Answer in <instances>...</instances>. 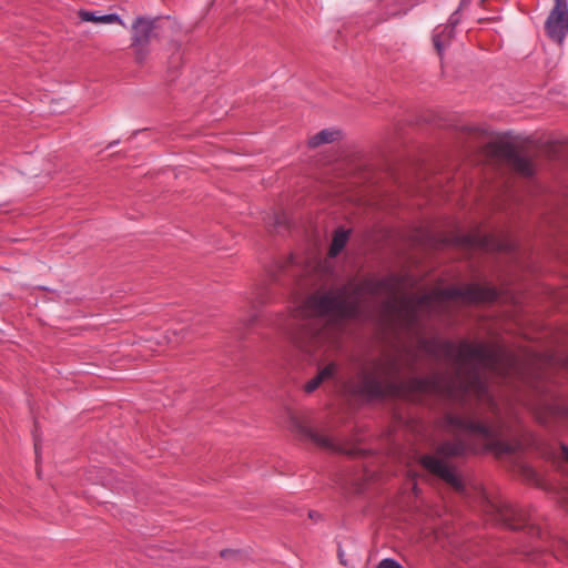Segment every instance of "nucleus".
Returning <instances> with one entry per match:
<instances>
[{"label":"nucleus","instance_id":"nucleus-11","mask_svg":"<svg viewBox=\"0 0 568 568\" xmlns=\"http://www.w3.org/2000/svg\"><path fill=\"white\" fill-rule=\"evenodd\" d=\"M341 136V131L334 129H325L313 135L308 143L312 148H316L324 143H332Z\"/></svg>","mask_w":568,"mask_h":568},{"label":"nucleus","instance_id":"nucleus-19","mask_svg":"<svg viewBox=\"0 0 568 568\" xmlns=\"http://www.w3.org/2000/svg\"><path fill=\"white\" fill-rule=\"evenodd\" d=\"M526 471L529 473V475H531V476L535 475L534 470H531V469H527Z\"/></svg>","mask_w":568,"mask_h":568},{"label":"nucleus","instance_id":"nucleus-18","mask_svg":"<svg viewBox=\"0 0 568 568\" xmlns=\"http://www.w3.org/2000/svg\"><path fill=\"white\" fill-rule=\"evenodd\" d=\"M34 450H36L37 458H39V444H38V442L34 443Z\"/></svg>","mask_w":568,"mask_h":568},{"label":"nucleus","instance_id":"nucleus-1","mask_svg":"<svg viewBox=\"0 0 568 568\" xmlns=\"http://www.w3.org/2000/svg\"><path fill=\"white\" fill-rule=\"evenodd\" d=\"M366 293H385V312L390 324L416 334L417 341L414 347H403L361 364L356 374L345 382L344 387L349 394L363 399L386 396L418 399L422 395H437L460 403L476 399L494 410L496 404L488 376L505 383L524 377L518 358L500 347L419 336L422 316L447 302L483 303L497 298L495 288L475 284L420 295L402 294L397 283L390 280L317 291L292 311L293 318L302 322L292 335L295 345L308 354L337 347L344 321L358 316Z\"/></svg>","mask_w":568,"mask_h":568},{"label":"nucleus","instance_id":"nucleus-17","mask_svg":"<svg viewBox=\"0 0 568 568\" xmlns=\"http://www.w3.org/2000/svg\"><path fill=\"white\" fill-rule=\"evenodd\" d=\"M562 456L568 462V447L567 446H562Z\"/></svg>","mask_w":568,"mask_h":568},{"label":"nucleus","instance_id":"nucleus-15","mask_svg":"<svg viewBox=\"0 0 568 568\" xmlns=\"http://www.w3.org/2000/svg\"><path fill=\"white\" fill-rule=\"evenodd\" d=\"M559 501L568 510V489H564L559 495Z\"/></svg>","mask_w":568,"mask_h":568},{"label":"nucleus","instance_id":"nucleus-14","mask_svg":"<svg viewBox=\"0 0 568 568\" xmlns=\"http://www.w3.org/2000/svg\"><path fill=\"white\" fill-rule=\"evenodd\" d=\"M321 377L316 375L314 378H312L306 385H305V392L312 393L314 392L321 384H322Z\"/></svg>","mask_w":568,"mask_h":568},{"label":"nucleus","instance_id":"nucleus-9","mask_svg":"<svg viewBox=\"0 0 568 568\" xmlns=\"http://www.w3.org/2000/svg\"><path fill=\"white\" fill-rule=\"evenodd\" d=\"M466 241H467L468 245L475 246V247H480L484 250H496V251L508 250V244H506L501 241H498L490 235H480V234L469 235V236H467Z\"/></svg>","mask_w":568,"mask_h":568},{"label":"nucleus","instance_id":"nucleus-10","mask_svg":"<svg viewBox=\"0 0 568 568\" xmlns=\"http://www.w3.org/2000/svg\"><path fill=\"white\" fill-rule=\"evenodd\" d=\"M79 17L82 21H85V22L103 23V24L122 23L120 17L115 13L99 14L98 12L81 10L79 12Z\"/></svg>","mask_w":568,"mask_h":568},{"label":"nucleus","instance_id":"nucleus-13","mask_svg":"<svg viewBox=\"0 0 568 568\" xmlns=\"http://www.w3.org/2000/svg\"><path fill=\"white\" fill-rule=\"evenodd\" d=\"M337 373V365L335 363H329L318 371L317 375L321 377L322 382L332 379L335 377Z\"/></svg>","mask_w":568,"mask_h":568},{"label":"nucleus","instance_id":"nucleus-6","mask_svg":"<svg viewBox=\"0 0 568 568\" xmlns=\"http://www.w3.org/2000/svg\"><path fill=\"white\" fill-rule=\"evenodd\" d=\"M489 509L494 514L496 520L503 523L511 529H520L525 526V514L510 504L498 503L489 504Z\"/></svg>","mask_w":568,"mask_h":568},{"label":"nucleus","instance_id":"nucleus-12","mask_svg":"<svg viewBox=\"0 0 568 568\" xmlns=\"http://www.w3.org/2000/svg\"><path fill=\"white\" fill-rule=\"evenodd\" d=\"M348 240V232L344 230H337L334 234L332 245L329 247V255L336 256L345 246Z\"/></svg>","mask_w":568,"mask_h":568},{"label":"nucleus","instance_id":"nucleus-2","mask_svg":"<svg viewBox=\"0 0 568 568\" xmlns=\"http://www.w3.org/2000/svg\"><path fill=\"white\" fill-rule=\"evenodd\" d=\"M445 428L456 438L439 444L434 453L423 455L419 462L425 470L458 491L463 490L464 486L450 458L463 456L467 450L478 449L510 454L519 446L518 443L505 442L498 426L487 425L469 413L446 415Z\"/></svg>","mask_w":568,"mask_h":568},{"label":"nucleus","instance_id":"nucleus-3","mask_svg":"<svg viewBox=\"0 0 568 568\" xmlns=\"http://www.w3.org/2000/svg\"><path fill=\"white\" fill-rule=\"evenodd\" d=\"M158 21L159 20H148L144 18H139L135 20L132 30H133V42L135 60L138 62H143L148 57V44L149 42L158 36Z\"/></svg>","mask_w":568,"mask_h":568},{"label":"nucleus","instance_id":"nucleus-4","mask_svg":"<svg viewBox=\"0 0 568 568\" xmlns=\"http://www.w3.org/2000/svg\"><path fill=\"white\" fill-rule=\"evenodd\" d=\"M292 423L296 432L308 437L313 443H315L318 447L332 453L346 454L351 456H357L362 453L359 448H347L344 444L334 440L329 436L307 428L295 418L292 419Z\"/></svg>","mask_w":568,"mask_h":568},{"label":"nucleus","instance_id":"nucleus-8","mask_svg":"<svg viewBox=\"0 0 568 568\" xmlns=\"http://www.w3.org/2000/svg\"><path fill=\"white\" fill-rule=\"evenodd\" d=\"M459 10L457 9L456 12H454L450 16V24L447 26H440L437 27L434 31L433 36V43L434 48L437 51L439 55H442L443 51L446 49V47L449 44L453 34H454V24L458 21L457 19V12Z\"/></svg>","mask_w":568,"mask_h":568},{"label":"nucleus","instance_id":"nucleus-5","mask_svg":"<svg viewBox=\"0 0 568 568\" xmlns=\"http://www.w3.org/2000/svg\"><path fill=\"white\" fill-rule=\"evenodd\" d=\"M555 1L556 4L546 21V30L552 40L561 42L568 32V8L564 0Z\"/></svg>","mask_w":568,"mask_h":568},{"label":"nucleus","instance_id":"nucleus-7","mask_svg":"<svg viewBox=\"0 0 568 568\" xmlns=\"http://www.w3.org/2000/svg\"><path fill=\"white\" fill-rule=\"evenodd\" d=\"M503 155L506 158L508 164L518 173L530 176L534 174V163L532 161L519 152L511 145H506L501 150Z\"/></svg>","mask_w":568,"mask_h":568},{"label":"nucleus","instance_id":"nucleus-16","mask_svg":"<svg viewBox=\"0 0 568 568\" xmlns=\"http://www.w3.org/2000/svg\"><path fill=\"white\" fill-rule=\"evenodd\" d=\"M240 554L236 550L225 549L221 551V557L227 558V557H237Z\"/></svg>","mask_w":568,"mask_h":568},{"label":"nucleus","instance_id":"nucleus-21","mask_svg":"<svg viewBox=\"0 0 568 568\" xmlns=\"http://www.w3.org/2000/svg\"><path fill=\"white\" fill-rule=\"evenodd\" d=\"M338 557L341 558V562H343V564H344V561L342 560V558H344V555L338 554Z\"/></svg>","mask_w":568,"mask_h":568},{"label":"nucleus","instance_id":"nucleus-20","mask_svg":"<svg viewBox=\"0 0 568 568\" xmlns=\"http://www.w3.org/2000/svg\"><path fill=\"white\" fill-rule=\"evenodd\" d=\"M338 557L341 558V562H343V564H344V561L342 560V558H344V555L338 554Z\"/></svg>","mask_w":568,"mask_h":568}]
</instances>
